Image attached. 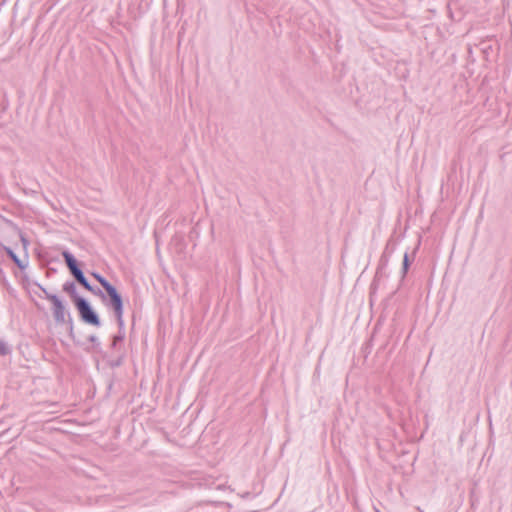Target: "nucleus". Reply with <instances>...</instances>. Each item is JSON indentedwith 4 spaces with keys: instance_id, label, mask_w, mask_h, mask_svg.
I'll return each mask as SVG.
<instances>
[{
    "instance_id": "obj_1",
    "label": "nucleus",
    "mask_w": 512,
    "mask_h": 512,
    "mask_svg": "<svg viewBox=\"0 0 512 512\" xmlns=\"http://www.w3.org/2000/svg\"><path fill=\"white\" fill-rule=\"evenodd\" d=\"M106 301L103 302L107 307H110L115 315L118 328H121V330L124 329V320H123V313H124V306H123V299L121 294L118 292L115 286L112 284L109 285L106 289Z\"/></svg>"
},
{
    "instance_id": "obj_4",
    "label": "nucleus",
    "mask_w": 512,
    "mask_h": 512,
    "mask_svg": "<svg viewBox=\"0 0 512 512\" xmlns=\"http://www.w3.org/2000/svg\"><path fill=\"white\" fill-rule=\"evenodd\" d=\"M62 256L65 260V263L70 271V273L73 275L74 278L81 275L83 271L79 267V264L76 260V258L69 252V251H63Z\"/></svg>"
},
{
    "instance_id": "obj_12",
    "label": "nucleus",
    "mask_w": 512,
    "mask_h": 512,
    "mask_svg": "<svg viewBox=\"0 0 512 512\" xmlns=\"http://www.w3.org/2000/svg\"><path fill=\"white\" fill-rule=\"evenodd\" d=\"M124 337H125V328L123 330H121V328H119L118 334L113 337L112 347L116 348L118 343L123 341Z\"/></svg>"
},
{
    "instance_id": "obj_7",
    "label": "nucleus",
    "mask_w": 512,
    "mask_h": 512,
    "mask_svg": "<svg viewBox=\"0 0 512 512\" xmlns=\"http://www.w3.org/2000/svg\"><path fill=\"white\" fill-rule=\"evenodd\" d=\"M63 291L66 292L72 299L74 305H76L77 298H81L77 294V288L73 281H67L63 285Z\"/></svg>"
},
{
    "instance_id": "obj_21",
    "label": "nucleus",
    "mask_w": 512,
    "mask_h": 512,
    "mask_svg": "<svg viewBox=\"0 0 512 512\" xmlns=\"http://www.w3.org/2000/svg\"><path fill=\"white\" fill-rule=\"evenodd\" d=\"M487 421H488V424H489V428H490V430H492V418H491V417H488V418H487Z\"/></svg>"
},
{
    "instance_id": "obj_17",
    "label": "nucleus",
    "mask_w": 512,
    "mask_h": 512,
    "mask_svg": "<svg viewBox=\"0 0 512 512\" xmlns=\"http://www.w3.org/2000/svg\"><path fill=\"white\" fill-rule=\"evenodd\" d=\"M402 420V425L403 426H406L407 425V421H412L413 418L412 417H409V418H400Z\"/></svg>"
},
{
    "instance_id": "obj_13",
    "label": "nucleus",
    "mask_w": 512,
    "mask_h": 512,
    "mask_svg": "<svg viewBox=\"0 0 512 512\" xmlns=\"http://www.w3.org/2000/svg\"><path fill=\"white\" fill-rule=\"evenodd\" d=\"M92 276L100 283L104 290L111 285V283L99 273H92Z\"/></svg>"
},
{
    "instance_id": "obj_3",
    "label": "nucleus",
    "mask_w": 512,
    "mask_h": 512,
    "mask_svg": "<svg viewBox=\"0 0 512 512\" xmlns=\"http://www.w3.org/2000/svg\"><path fill=\"white\" fill-rule=\"evenodd\" d=\"M81 320L89 325L99 327L101 325L98 314L85 298H77L76 305Z\"/></svg>"
},
{
    "instance_id": "obj_16",
    "label": "nucleus",
    "mask_w": 512,
    "mask_h": 512,
    "mask_svg": "<svg viewBox=\"0 0 512 512\" xmlns=\"http://www.w3.org/2000/svg\"><path fill=\"white\" fill-rule=\"evenodd\" d=\"M254 496H255L254 494H252L251 492H248V491L241 495V497L244 499L253 498Z\"/></svg>"
},
{
    "instance_id": "obj_6",
    "label": "nucleus",
    "mask_w": 512,
    "mask_h": 512,
    "mask_svg": "<svg viewBox=\"0 0 512 512\" xmlns=\"http://www.w3.org/2000/svg\"><path fill=\"white\" fill-rule=\"evenodd\" d=\"M447 9L449 13V17L454 21H460L463 17V12L459 10V1L458 0H450L447 4Z\"/></svg>"
},
{
    "instance_id": "obj_2",
    "label": "nucleus",
    "mask_w": 512,
    "mask_h": 512,
    "mask_svg": "<svg viewBox=\"0 0 512 512\" xmlns=\"http://www.w3.org/2000/svg\"><path fill=\"white\" fill-rule=\"evenodd\" d=\"M47 300H49L53 305V317L57 324H65L67 323L69 326V333L72 335L73 333V321L70 317V313L67 311L63 302L59 299L57 295H47Z\"/></svg>"
},
{
    "instance_id": "obj_15",
    "label": "nucleus",
    "mask_w": 512,
    "mask_h": 512,
    "mask_svg": "<svg viewBox=\"0 0 512 512\" xmlns=\"http://www.w3.org/2000/svg\"><path fill=\"white\" fill-rule=\"evenodd\" d=\"M49 423H50V421H47L45 423V429H47V430H55V431H60V432H66L62 427H52V426H49Z\"/></svg>"
},
{
    "instance_id": "obj_5",
    "label": "nucleus",
    "mask_w": 512,
    "mask_h": 512,
    "mask_svg": "<svg viewBox=\"0 0 512 512\" xmlns=\"http://www.w3.org/2000/svg\"><path fill=\"white\" fill-rule=\"evenodd\" d=\"M75 280L81 285L83 286L86 290H88L89 292L93 293L94 295L98 296L102 302H105L106 301V295L105 293L99 289V288H95L93 287L89 281L87 280V278L85 277L84 273H82L81 275L77 276L75 278Z\"/></svg>"
},
{
    "instance_id": "obj_18",
    "label": "nucleus",
    "mask_w": 512,
    "mask_h": 512,
    "mask_svg": "<svg viewBox=\"0 0 512 512\" xmlns=\"http://www.w3.org/2000/svg\"><path fill=\"white\" fill-rule=\"evenodd\" d=\"M423 419H424V420H427V418H423ZM425 423H427V421H425ZM427 426H428V424H426V428L421 432V434H420V436H419L418 440H420V439H422V438L424 437V433H425V431H426V429H427Z\"/></svg>"
},
{
    "instance_id": "obj_23",
    "label": "nucleus",
    "mask_w": 512,
    "mask_h": 512,
    "mask_svg": "<svg viewBox=\"0 0 512 512\" xmlns=\"http://www.w3.org/2000/svg\"><path fill=\"white\" fill-rule=\"evenodd\" d=\"M115 365L116 366L120 365V361H116Z\"/></svg>"
},
{
    "instance_id": "obj_20",
    "label": "nucleus",
    "mask_w": 512,
    "mask_h": 512,
    "mask_svg": "<svg viewBox=\"0 0 512 512\" xmlns=\"http://www.w3.org/2000/svg\"><path fill=\"white\" fill-rule=\"evenodd\" d=\"M40 289L43 291V293L45 294V298L47 299V295H52L51 293H49L44 287L40 286Z\"/></svg>"
},
{
    "instance_id": "obj_14",
    "label": "nucleus",
    "mask_w": 512,
    "mask_h": 512,
    "mask_svg": "<svg viewBox=\"0 0 512 512\" xmlns=\"http://www.w3.org/2000/svg\"><path fill=\"white\" fill-rule=\"evenodd\" d=\"M10 353V348L6 342L0 340V355L6 356Z\"/></svg>"
},
{
    "instance_id": "obj_22",
    "label": "nucleus",
    "mask_w": 512,
    "mask_h": 512,
    "mask_svg": "<svg viewBox=\"0 0 512 512\" xmlns=\"http://www.w3.org/2000/svg\"><path fill=\"white\" fill-rule=\"evenodd\" d=\"M418 512H424L420 507H417Z\"/></svg>"
},
{
    "instance_id": "obj_11",
    "label": "nucleus",
    "mask_w": 512,
    "mask_h": 512,
    "mask_svg": "<svg viewBox=\"0 0 512 512\" xmlns=\"http://www.w3.org/2000/svg\"><path fill=\"white\" fill-rule=\"evenodd\" d=\"M411 260L409 258V254L406 252L403 257V263H402V279L406 276L408 269L410 267Z\"/></svg>"
},
{
    "instance_id": "obj_9",
    "label": "nucleus",
    "mask_w": 512,
    "mask_h": 512,
    "mask_svg": "<svg viewBox=\"0 0 512 512\" xmlns=\"http://www.w3.org/2000/svg\"><path fill=\"white\" fill-rule=\"evenodd\" d=\"M387 263H388V258L385 255H382L380 258V261H379V265H378L376 274H375V280L380 279V277L382 275V271L386 267Z\"/></svg>"
},
{
    "instance_id": "obj_10",
    "label": "nucleus",
    "mask_w": 512,
    "mask_h": 512,
    "mask_svg": "<svg viewBox=\"0 0 512 512\" xmlns=\"http://www.w3.org/2000/svg\"><path fill=\"white\" fill-rule=\"evenodd\" d=\"M411 260L409 258V254L406 252L403 257V263H402V279L406 276L408 269L410 267Z\"/></svg>"
},
{
    "instance_id": "obj_19",
    "label": "nucleus",
    "mask_w": 512,
    "mask_h": 512,
    "mask_svg": "<svg viewBox=\"0 0 512 512\" xmlns=\"http://www.w3.org/2000/svg\"><path fill=\"white\" fill-rule=\"evenodd\" d=\"M89 341L92 342V343H96L98 341V338L95 335H91L89 337Z\"/></svg>"
},
{
    "instance_id": "obj_8",
    "label": "nucleus",
    "mask_w": 512,
    "mask_h": 512,
    "mask_svg": "<svg viewBox=\"0 0 512 512\" xmlns=\"http://www.w3.org/2000/svg\"><path fill=\"white\" fill-rule=\"evenodd\" d=\"M8 256L10 259L15 263V265L20 269H25L27 266V263L23 262L19 257L14 253V251L11 248L6 247L5 248Z\"/></svg>"
}]
</instances>
